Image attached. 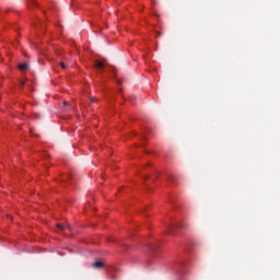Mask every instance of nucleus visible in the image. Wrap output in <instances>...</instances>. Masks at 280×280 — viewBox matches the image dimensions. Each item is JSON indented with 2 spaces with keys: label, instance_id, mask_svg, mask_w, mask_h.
Wrapping results in <instances>:
<instances>
[{
  "label": "nucleus",
  "instance_id": "423d86ee",
  "mask_svg": "<svg viewBox=\"0 0 280 280\" xmlns=\"http://www.w3.org/2000/svg\"><path fill=\"white\" fill-rule=\"evenodd\" d=\"M30 3L34 5L36 2H34V0H27V5L28 7H30Z\"/></svg>",
  "mask_w": 280,
  "mask_h": 280
},
{
  "label": "nucleus",
  "instance_id": "f8f14e48",
  "mask_svg": "<svg viewBox=\"0 0 280 280\" xmlns=\"http://www.w3.org/2000/svg\"><path fill=\"white\" fill-rule=\"evenodd\" d=\"M68 229H71V225H68Z\"/></svg>",
  "mask_w": 280,
  "mask_h": 280
},
{
  "label": "nucleus",
  "instance_id": "0eeeda50",
  "mask_svg": "<svg viewBox=\"0 0 280 280\" xmlns=\"http://www.w3.org/2000/svg\"><path fill=\"white\" fill-rule=\"evenodd\" d=\"M57 226H58V229H60V231L65 230V226H62V224H58Z\"/></svg>",
  "mask_w": 280,
  "mask_h": 280
},
{
  "label": "nucleus",
  "instance_id": "20e7f679",
  "mask_svg": "<svg viewBox=\"0 0 280 280\" xmlns=\"http://www.w3.org/2000/svg\"><path fill=\"white\" fill-rule=\"evenodd\" d=\"M177 226H180V225L171 224V225L168 226V234H170V235H174V230H175Z\"/></svg>",
  "mask_w": 280,
  "mask_h": 280
},
{
  "label": "nucleus",
  "instance_id": "39448f33",
  "mask_svg": "<svg viewBox=\"0 0 280 280\" xmlns=\"http://www.w3.org/2000/svg\"><path fill=\"white\" fill-rule=\"evenodd\" d=\"M61 69H68L67 65H65V62H59Z\"/></svg>",
  "mask_w": 280,
  "mask_h": 280
},
{
  "label": "nucleus",
  "instance_id": "f257e3e1",
  "mask_svg": "<svg viewBox=\"0 0 280 280\" xmlns=\"http://www.w3.org/2000/svg\"><path fill=\"white\" fill-rule=\"evenodd\" d=\"M94 65L96 69H110V66L106 60H96Z\"/></svg>",
  "mask_w": 280,
  "mask_h": 280
},
{
  "label": "nucleus",
  "instance_id": "7ed1b4c3",
  "mask_svg": "<svg viewBox=\"0 0 280 280\" xmlns=\"http://www.w3.org/2000/svg\"><path fill=\"white\" fill-rule=\"evenodd\" d=\"M92 266L96 269L104 268V262L97 260Z\"/></svg>",
  "mask_w": 280,
  "mask_h": 280
},
{
  "label": "nucleus",
  "instance_id": "f03ea898",
  "mask_svg": "<svg viewBox=\"0 0 280 280\" xmlns=\"http://www.w3.org/2000/svg\"><path fill=\"white\" fill-rule=\"evenodd\" d=\"M18 69H20V71H27V70H30V62H24V63L18 65Z\"/></svg>",
  "mask_w": 280,
  "mask_h": 280
},
{
  "label": "nucleus",
  "instance_id": "6e6552de",
  "mask_svg": "<svg viewBox=\"0 0 280 280\" xmlns=\"http://www.w3.org/2000/svg\"><path fill=\"white\" fill-rule=\"evenodd\" d=\"M21 86H25V81L20 82Z\"/></svg>",
  "mask_w": 280,
  "mask_h": 280
},
{
  "label": "nucleus",
  "instance_id": "1a4fd4ad",
  "mask_svg": "<svg viewBox=\"0 0 280 280\" xmlns=\"http://www.w3.org/2000/svg\"><path fill=\"white\" fill-rule=\"evenodd\" d=\"M69 105V102H63V106H68Z\"/></svg>",
  "mask_w": 280,
  "mask_h": 280
},
{
  "label": "nucleus",
  "instance_id": "9d476101",
  "mask_svg": "<svg viewBox=\"0 0 280 280\" xmlns=\"http://www.w3.org/2000/svg\"><path fill=\"white\" fill-rule=\"evenodd\" d=\"M91 102H95V97H91Z\"/></svg>",
  "mask_w": 280,
  "mask_h": 280
},
{
  "label": "nucleus",
  "instance_id": "9b49d317",
  "mask_svg": "<svg viewBox=\"0 0 280 280\" xmlns=\"http://www.w3.org/2000/svg\"><path fill=\"white\" fill-rule=\"evenodd\" d=\"M117 84H121V81L117 80Z\"/></svg>",
  "mask_w": 280,
  "mask_h": 280
}]
</instances>
